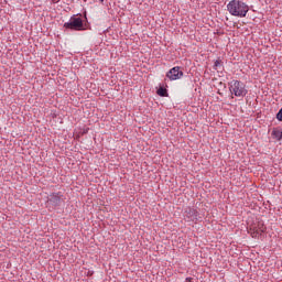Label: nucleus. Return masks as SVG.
Segmentation results:
<instances>
[{
	"mask_svg": "<svg viewBox=\"0 0 282 282\" xmlns=\"http://www.w3.org/2000/svg\"><path fill=\"white\" fill-rule=\"evenodd\" d=\"M227 10L231 17H239L240 19H243L250 11V7H248L243 1L231 0L227 4Z\"/></svg>",
	"mask_w": 282,
	"mask_h": 282,
	"instance_id": "f257e3e1",
	"label": "nucleus"
},
{
	"mask_svg": "<svg viewBox=\"0 0 282 282\" xmlns=\"http://www.w3.org/2000/svg\"><path fill=\"white\" fill-rule=\"evenodd\" d=\"M265 230L268 228L263 224V220L257 219L256 223L249 224L248 226V232L253 239H259L261 235H265Z\"/></svg>",
	"mask_w": 282,
	"mask_h": 282,
	"instance_id": "f03ea898",
	"label": "nucleus"
},
{
	"mask_svg": "<svg viewBox=\"0 0 282 282\" xmlns=\"http://www.w3.org/2000/svg\"><path fill=\"white\" fill-rule=\"evenodd\" d=\"M65 30H73L75 32H80L85 30V24L83 23V14L73 15L69 22L64 23Z\"/></svg>",
	"mask_w": 282,
	"mask_h": 282,
	"instance_id": "7ed1b4c3",
	"label": "nucleus"
},
{
	"mask_svg": "<svg viewBox=\"0 0 282 282\" xmlns=\"http://www.w3.org/2000/svg\"><path fill=\"white\" fill-rule=\"evenodd\" d=\"M229 91L232 96H236L237 98H243V96L248 94L246 85L237 79H234L229 83Z\"/></svg>",
	"mask_w": 282,
	"mask_h": 282,
	"instance_id": "20e7f679",
	"label": "nucleus"
},
{
	"mask_svg": "<svg viewBox=\"0 0 282 282\" xmlns=\"http://www.w3.org/2000/svg\"><path fill=\"white\" fill-rule=\"evenodd\" d=\"M165 76L169 80H180V78L184 76V72L180 69V66H175L171 68Z\"/></svg>",
	"mask_w": 282,
	"mask_h": 282,
	"instance_id": "39448f33",
	"label": "nucleus"
},
{
	"mask_svg": "<svg viewBox=\"0 0 282 282\" xmlns=\"http://www.w3.org/2000/svg\"><path fill=\"white\" fill-rule=\"evenodd\" d=\"M198 215H199V213L197 212V209L192 208V207H188L184 212V217H185L186 221H197Z\"/></svg>",
	"mask_w": 282,
	"mask_h": 282,
	"instance_id": "423d86ee",
	"label": "nucleus"
},
{
	"mask_svg": "<svg viewBox=\"0 0 282 282\" xmlns=\"http://www.w3.org/2000/svg\"><path fill=\"white\" fill-rule=\"evenodd\" d=\"M156 94H158V96H161L162 98H167L169 90H166V88H164L163 86H160Z\"/></svg>",
	"mask_w": 282,
	"mask_h": 282,
	"instance_id": "0eeeda50",
	"label": "nucleus"
},
{
	"mask_svg": "<svg viewBox=\"0 0 282 282\" xmlns=\"http://www.w3.org/2000/svg\"><path fill=\"white\" fill-rule=\"evenodd\" d=\"M272 135L275 140L281 141L282 140V131L279 129H274L272 131Z\"/></svg>",
	"mask_w": 282,
	"mask_h": 282,
	"instance_id": "6e6552de",
	"label": "nucleus"
},
{
	"mask_svg": "<svg viewBox=\"0 0 282 282\" xmlns=\"http://www.w3.org/2000/svg\"><path fill=\"white\" fill-rule=\"evenodd\" d=\"M219 65H221V59H217V61L214 63V68L217 69V67H219Z\"/></svg>",
	"mask_w": 282,
	"mask_h": 282,
	"instance_id": "1a4fd4ad",
	"label": "nucleus"
},
{
	"mask_svg": "<svg viewBox=\"0 0 282 282\" xmlns=\"http://www.w3.org/2000/svg\"><path fill=\"white\" fill-rule=\"evenodd\" d=\"M276 118L280 120V122H282V108L279 110Z\"/></svg>",
	"mask_w": 282,
	"mask_h": 282,
	"instance_id": "9d476101",
	"label": "nucleus"
},
{
	"mask_svg": "<svg viewBox=\"0 0 282 282\" xmlns=\"http://www.w3.org/2000/svg\"><path fill=\"white\" fill-rule=\"evenodd\" d=\"M51 197H53L54 199H61V195L59 194H52Z\"/></svg>",
	"mask_w": 282,
	"mask_h": 282,
	"instance_id": "9b49d317",
	"label": "nucleus"
},
{
	"mask_svg": "<svg viewBox=\"0 0 282 282\" xmlns=\"http://www.w3.org/2000/svg\"><path fill=\"white\" fill-rule=\"evenodd\" d=\"M185 282H193V278H186Z\"/></svg>",
	"mask_w": 282,
	"mask_h": 282,
	"instance_id": "f8f14e48",
	"label": "nucleus"
},
{
	"mask_svg": "<svg viewBox=\"0 0 282 282\" xmlns=\"http://www.w3.org/2000/svg\"><path fill=\"white\" fill-rule=\"evenodd\" d=\"M84 134L85 133H89V128H86V129H84V132H83Z\"/></svg>",
	"mask_w": 282,
	"mask_h": 282,
	"instance_id": "ddd939ff",
	"label": "nucleus"
},
{
	"mask_svg": "<svg viewBox=\"0 0 282 282\" xmlns=\"http://www.w3.org/2000/svg\"><path fill=\"white\" fill-rule=\"evenodd\" d=\"M101 3H105V0H99Z\"/></svg>",
	"mask_w": 282,
	"mask_h": 282,
	"instance_id": "4468645a",
	"label": "nucleus"
}]
</instances>
